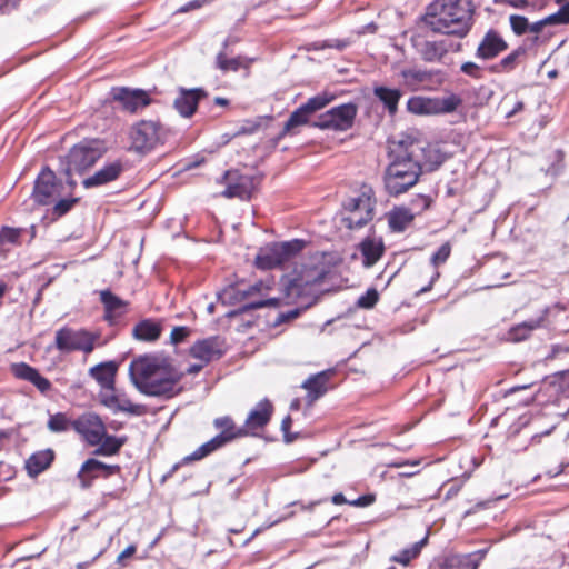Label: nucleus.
I'll use <instances>...</instances> for the list:
<instances>
[{"instance_id": "49", "label": "nucleus", "mask_w": 569, "mask_h": 569, "mask_svg": "<svg viewBox=\"0 0 569 569\" xmlns=\"http://www.w3.org/2000/svg\"><path fill=\"white\" fill-rule=\"evenodd\" d=\"M256 287H249L247 290L236 289L234 287H230L226 289L222 293H218V299L222 300L223 303H232L233 300L244 299Z\"/></svg>"}, {"instance_id": "36", "label": "nucleus", "mask_w": 569, "mask_h": 569, "mask_svg": "<svg viewBox=\"0 0 569 569\" xmlns=\"http://www.w3.org/2000/svg\"><path fill=\"white\" fill-rule=\"evenodd\" d=\"M126 442V436L117 437L106 432L101 442L96 446L97 448L94 449L93 455L104 457L117 455Z\"/></svg>"}, {"instance_id": "39", "label": "nucleus", "mask_w": 569, "mask_h": 569, "mask_svg": "<svg viewBox=\"0 0 569 569\" xmlns=\"http://www.w3.org/2000/svg\"><path fill=\"white\" fill-rule=\"evenodd\" d=\"M375 96L385 104L389 113H396L401 92L398 89H391L383 86L375 87Z\"/></svg>"}, {"instance_id": "14", "label": "nucleus", "mask_w": 569, "mask_h": 569, "mask_svg": "<svg viewBox=\"0 0 569 569\" xmlns=\"http://www.w3.org/2000/svg\"><path fill=\"white\" fill-rule=\"evenodd\" d=\"M410 142L420 148V154L416 158L421 164L422 172L436 170L449 156L441 143H427L413 138H410Z\"/></svg>"}, {"instance_id": "64", "label": "nucleus", "mask_w": 569, "mask_h": 569, "mask_svg": "<svg viewBox=\"0 0 569 569\" xmlns=\"http://www.w3.org/2000/svg\"><path fill=\"white\" fill-rule=\"evenodd\" d=\"M461 71L471 77H479V67L473 62H466L461 66Z\"/></svg>"}, {"instance_id": "55", "label": "nucleus", "mask_w": 569, "mask_h": 569, "mask_svg": "<svg viewBox=\"0 0 569 569\" xmlns=\"http://www.w3.org/2000/svg\"><path fill=\"white\" fill-rule=\"evenodd\" d=\"M532 417L533 416L531 412H527L520 416L518 420L510 426L509 435L511 437L519 435L523 429H526L530 425Z\"/></svg>"}, {"instance_id": "57", "label": "nucleus", "mask_w": 569, "mask_h": 569, "mask_svg": "<svg viewBox=\"0 0 569 569\" xmlns=\"http://www.w3.org/2000/svg\"><path fill=\"white\" fill-rule=\"evenodd\" d=\"M371 217L372 216H360L359 219L355 220L352 216H345L342 222L348 229H360L369 223Z\"/></svg>"}, {"instance_id": "52", "label": "nucleus", "mask_w": 569, "mask_h": 569, "mask_svg": "<svg viewBox=\"0 0 569 569\" xmlns=\"http://www.w3.org/2000/svg\"><path fill=\"white\" fill-rule=\"evenodd\" d=\"M451 253V246L449 242L442 243L438 250L431 256L430 262L433 267L445 263Z\"/></svg>"}, {"instance_id": "27", "label": "nucleus", "mask_w": 569, "mask_h": 569, "mask_svg": "<svg viewBox=\"0 0 569 569\" xmlns=\"http://www.w3.org/2000/svg\"><path fill=\"white\" fill-rule=\"evenodd\" d=\"M117 370L116 361H106L90 368L89 375L99 383L102 391H106L114 389Z\"/></svg>"}, {"instance_id": "19", "label": "nucleus", "mask_w": 569, "mask_h": 569, "mask_svg": "<svg viewBox=\"0 0 569 569\" xmlns=\"http://www.w3.org/2000/svg\"><path fill=\"white\" fill-rule=\"evenodd\" d=\"M101 405L112 412H127L133 416L142 415V406L132 403L127 397L116 393V388L99 393Z\"/></svg>"}, {"instance_id": "13", "label": "nucleus", "mask_w": 569, "mask_h": 569, "mask_svg": "<svg viewBox=\"0 0 569 569\" xmlns=\"http://www.w3.org/2000/svg\"><path fill=\"white\" fill-rule=\"evenodd\" d=\"M224 180L227 188L222 194L227 198L249 199L258 184V180L248 174H240L238 171L226 172Z\"/></svg>"}, {"instance_id": "60", "label": "nucleus", "mask_w": 569, "mask_h": 569, "mask_svg": "<svg viewBox=\"0 0 569 569\" xmlns=\"http://www.w3.org/2000/svg\"><path fill=\"white\" fill-rule=\"evenodd\" d=\"M301 313V309L300 308H295V309H291L287 312H280L276 320H274V325L278 326V325H281L283 322H287L289 320H292V319H296L300 316Z\"/></svg>"}, {"instance_id": "15", "label": "nucleus", "mask_w": 569, "mask_h": 569, "mask_svg": "<svg viewBox=\"0 0 569 569\" xmlns=\"http://www.w3.org/2000/svg\"><path fill=\"white\" fill-rule=\"evenodd\" d=\"M111 94L114 101L129 112H136L150 103L148 93L140 89L114 88Z\"/></svg>"}, {"instance_id": "8", "label": "nucleus", "mask_w": 569, "mask_h": 569, "mask_svg": "<svg viewBox=\"0 0 569 569\" xmlns=\"http://www.w3.org/2000/svg\"><path fill=\"white\" fill-rule=\"evenodd\" d=\"M357 112L356 104L345 103L320 114L313 126L322 130L346 131L352 127Z\"/></svg>"}, {"instance_id": "2", "label": "nucleus", "mask_w": 569, "mask_h": 569, "mask_svg": "<svg viewBox=\"0 0 569 569\" xmlns=\"http://www.w3.org/2000/svg\"><path fill=\"white\" fill-rule=\"evenodd\" d=\"M418 144L410 142V137L393 138L388 141L389 166L385 174V186L389 193L400 194L413 187L422 173L417 160L420 154Z\"/></svg>"}, {"instance_id": "38", "label": "nucleus", "mask_w": 569, "mask_h": 569, "mask_svg": "<svg viewBox=\"0 0 569 569\" xmlns=\"http://www.w3.org/2000/svg\"><path fill=\"white\" fill-rule=\"evenodd\" d=\"M462 100L456 94H449L441 98H430L431 114H445L453 112Z\"/></svg>"}, {"instance_id": "45", "label": "nucleus", "mask_w": 569, "mask_h": 569, "mask_svg": "<svg viewBox=\"0 0 569 569\" xmlns=\"http://www.w3.org/2000/svg\"><path fill=\"white\" fill-rule=\"evenodd\" d=\"M311 113L303 107H299L297 110H295L288 121L284 124V132H291V130L298 126H302L307 123L308 118Z\"/></svg>"}, {"instance_id": "7", "label": "nucleus", "mask_w": 569, "mask_h": 569, "mask_svg": "<svg viewBox=\"0 0 569 569\" xmlns=\"http://www.w3.org/2000/svg\"><path fill=\"white\" fill-rule=\"evenodd\" d=\"M132 148L137 152L146 153L163 142L164 130L159 122L142 120L130 131Z\"/></svg>"}, {"instance_id": "17", "label": "nucleus", "mask_w": 569, "mask_h": 569, "mask_svg": "<svg viewBox=\"0 0 569 569\" xmlns=\"http://www.w3.org/2000/svg\"><path fill=\"white\" fill-rule=\"evenodd\" d=\"M489 552V548L469 553H453L445 558L441 569H478Z\"/></svg>"}, {"instance_id": "29", "label": "nucleus", "mask_w": 569, "mask_h": 569, "mask_svg": "<svg viewBox=\"0 0 569 569\" xmlns=\"http://www.w3.org/2000/svg\"><path fill=\"white\" fill-rule=\"evenodd\" d=\"M506 49L505 40L496 31L490 30L478 46L477 57L485 60L492 59Z\"/></svg>"}, {"instance_id": "51", "label": "nucleus", "mask_w": 569, "mask_h": 569, "mask_svg": "<svg viewBox=\"0 0 569 569\" xmlns=\"http://www.w3.org/2000/svg\"><path fill=\"white\" fill-rule=\"evenodd\" d=\"M509 20H510L511 29L516 34H523L529 29L533 30V27L530 28L528 19L523 16L511 14Z\"/></svg>"}, {"instance_id": "30", "label": "nucleus", "mask_w": 569, "mask_h": 569, "mask_svg": "<svg viewBox=\"0 0 569 569\" xmlns=\"http://www.w3.org/2000/svg\"><path fill=\"white\" fill-rule=\"evenodd\" d=\"M162 326L159 321L146 318L136 323L132 337L139 341L153 342L160 338Z\"/></svg>"}, {"instance_id": "4", "label": "nucleus", "mask_w": 569, "mask_h": 569, "mask_svg": "<svg viewBox=\"0 0 569 569\" xmlns=\"http://www.w3.org/2000/svg\"><path fill=\"white\" fill-rule=\"evenodd\" d=\"M64 189L66 187L57 181L54 173L50 169H43L34 182L32 199L41 206L53 204L58 213H66L71 210L77 199L64 198Z\"/></svg>"}, {"instance_id": "50", "label": "nucleus", "mask_w": 569, "mask_h": 569, "mask_svg": "<svg viewBox=\"0 0 569 569\" xmlns=\"http://www.w3.org/2000/svg\"><path fill=\"white\" fill-rule=\"evenodd\" d=\"M379 300V293L377 289L369 288L363 295L357 300V306L362 309H371Z\"/></svg>"}, {"instance_id": "21", "label": "nucleus", "mask_w": 569, "mask_h": 569, "mask_svg": "<svg viewBox=\"0 0 569 569\" xmlns=\"http://www.w3.org/2000/svg\"><path fill=\"white\" fill-rule=\"evenodd\" d=\"M100 301L104 307V320L110 325H114L128 311L129 302L109 289L100 291Z\"/></svg>"}, {"instance_id": "25", "label": "nucleus", "mask_w": 569, "mask_h": 569, "mask_svg": "<svg viewBox=\"0 0 569 569\" xmlns=\"http://www.w3.org/2000/svg\"><path fill=\"white\" fill-rule=\"evenodd\" d=\"M36 237V226L31 223L29 227H8L2 226L0 229V252L4 251L6 246H18L23 241L30 242Z\"/></svg>"}, {"instance_id": "5", "label": "nucleus", "mask_w": 569, "mask_h": 569, "mask_svg": "<svg viewBox=\"0 0 569 569\" xmlns=\"http://www.w3.org/2000/svg\"><path fill=\"white\" fill-rule=\"evenodd\" d=\"M98 338L97 333L86 329H73L63 326L56 331L53 346L61 353H71L73 351L90 353L93 351Z\"/></svg>"}, {"instance_id": "3", "label": "nucleus", "mask_w": 569, "mask_h": 569, "mask_svg": "<svg viewBox=\"0 0 569 569\" xmlns=\"http://www.w3.org/2000/svg\"><path fill=\"white\" fill-rule=\"evenodd\" d=\"M472 10L468 0H436L428 7L426 24L435 32L465 37Z\"/></svg>"}, {"instance_id": "56", "label": "nucleus", "mask_w": 569, "mask_h": 569, "mask_svg": "<svg viewBox=\"0 0 569 569\" xmlns=\"http://www.w3.org/2000/svg\"><path fill=\"white\" fill-rule=\"evenodd\" d=\"M212 452H213V450L211 449L209 441H207V442L202 443L200 447H198L192 453L184 457L183 461L201 460Z\"/></svg>"}, {"instance_id": "48", "label": "nucleus", "mask_w": 569, "mask_h": 569, "mask_svg": "<svg viewBox=\"0 0 569 569\" xmlns=\"http://www.w3.org/2000/svg\"><path fill=\"white\" fill-rule=\"evenodd\" d=\"M408 110L416 114H431L430 98L415 97L408 100Z\"/></svg>"}, {"instance_id": "28", "label": "nucleus", "mask_w": 569, "mask_h": 569, "mask_svg": "<svg viewBox=\"0 0 569 569\" xmlns=\"http://www.w3.org/2000/svg\"><path fill=\"white\" fill-rule=\"evenodd\" d=\"M54 458L56 453L50 448L33 452L24 462L27 473L32 478L39 476L52 465Z\"/></svg>"}, {"instance_id": "58", "label": "nucleus", "mask_w": 569, "mask_h": 569, "mask_svg": "<svg viewBox=\"0 0 569 569\" xmlns=\"http://www.w3.org/2000/svg\"><path fill=\"white\" fill-rule=\"evenodd\" d=\"M190 333L191 329L186 326L174 327L170 335V342L172 345H179L183 342Z\"/></svg>"}, {"instance_id": "59", "label": "nucleus", "mask_w": 569, "mask_h": 569, "mask_svg": "<svg viewBox=\"0 0 569 569\" xmlns=\"http://www.w3.org/2000/svg\"><path fill=\"white\" fill-rule=\"evenodd\" d=\"M523 54V50L517 49L511 52L509 56L501 60V67L506 70L512 69L518 61V59Z\"/></svg>"}, {"instance_id": "43", "label": "nucleus", "mask_w": 569, "mask_h": 569, "mask_svg": "<svg viewBox=\"0 0 569 569\" xmlns=\"http://www.w3.org/2000/svg\"><path fill=\"white\" fill-rule=\"evenodd\" d=\"M533 330V325L531 321H525L522 323L516 325L509 329L507 332L506 339L511 342H519L530 337Z\"/></svg>"}, {"instance_id": "42", "label": "nucleus", "mask_w": 569, "mask_h": 569, "mask_svg": "<svg viewBox=\"0 0 569 569\" xmlns=\"http://www.w3.org/2000/svg\"><path fill=\"white\" fill-rule=\"evenodd\" d=\"M280 299L279 298H269V299H261L256 300L246 305L240 306L238 309L231 310L227 313L228 317H237L240 315H243L250 310H256L264 307H277L279 306Z\"/></svg>"}, {"instance_id": "16", "label": "nucleus", "mask_w": 569, "mask_h": 569, "mask_svg": "<svg viewBox=\"0 0 569 569\" xmlns=\"http://www.w3.org/2000/svg\"><path fill=\"white\" fill-rule=\"evenodd\" d=\"M326 274L325 266L305 268L301 274L291 279L287 284L286 289L288 290V295H301L307 288L321 283Z\"/></svg>"}, {"instance_id": "31", "label": "nucleus", "mask_w": 569, "mask_h": 569, "mask_svg": "<svg viewBox=\"0 0 569 569\" xmlns=\"http://www.w3.org/2000/svg\"><path fill=\"white\" fill-rule=\"evenodd\" d=\"M121 172V166L117 162L109 163L102 169L97 171L94 174L84 178L82 184L84 188H94L103 186L108 182L116 180Z\"/></svg>"}, {"instance_id": "26", "label": "nucleus", "mask_w": 569, "mask_h": 569, "mask_svg": "<svg viewBox=\"0 0 569 569\" xmlns=\"http://www.w3.org/2000/svg\"><path fill=\"white\" fill-rule=\"evenodd\" d=\"M385 243L382 238L366 237L359 243V251L362 256V264L370 268L376 264L385 253Z\"/></svg>"}, {"instance_id": "1", "label": "nucleus", "mask_w": 569, "mask_h": 569, "mask_svg": "<svg viewBox=\"0 0 569 569\" xmlns=\"http://www.w3.org/2000/svg\"><path fill=\"white\" fill-rule=\"evenodd\" d=\"M133 386L148 397L171 399L180 391L181 375L164 360L144 355L133 359L129 366Z\"/></svg>"}, {"instance_id": "34", "label": "nucleus", "mask_w": 569, "mask_h": 569, "mask_svg": "<svg viewBox=\"0 0 569 569\" xmlns=\"http://www.w3.org/2000/svg\"><path fill=\"white\" fill-rule=\"evenodd\" d=\"M327 381H328L327 373L320 372V373L310 376L308 379H306L302 382L301 387L308 391L307 399H308L309 403L318 400L320 397H322L326 393Z\"/></svg>"}, {"instance_id": "24", "label": "nucleus", "mask_w": 569, "mask_h": 569, "mask_svg": "<svg viewBox=\"0 0 569 569\" xmlns=\"http://www.w3.org/2000/svg\"><path fill=\"white\" fill-rule=\"evenodd\" d=\"M273 408L268 399L259 401L249 412L242 428L248 430V435H256V430L266 427L271 418Z\"/></svg>"}, {"instance_id": "44", "label": "nucleus", "mask_w": 569, "mask_h": 569, "mask_svg": "<svg viewBox=\"0 0 569 569\" xmlns=\"http://www.w3.org/2000/svg\"><path fill=\"white\" fill-rule=\"evenodd\" d=\"M427 538L413 543L411 547L401 550L398 555L392 556L391 560L407 566L421 551V547L426 543Z\"/></svg>"}, {"instance_id": "23", "label": "nucleus", "mask_w": 569, "mask_h": 569, "mask_svg": "<svg viewBox=\"0 0 569 569\" xmlns=\"http://www.w3.org/2000/svg\"><path fill=\"white\" fill-rule=\"evenodd\" d=\"M190 355L203 363L221 358L223 351L220 349V338L214 336L196 341L190 348Z\"/></svg>"}, {"instance_id": "37", "label": "nucleus", "mask_w": 569, "mask_h": 569, "mask_svg": "<svg viewBox=\"0 0 569 569\" xmlns=\"http://www.w3.org/2000/svg\"><path fill=\"white\" fill-rule=\"evenodd\" d=\"M213 426L216 429L220 430L219 433L228 437L231 441L248 436V430L242 428V426L237 427L232 418L229 416L216 418L213 420Z\"/></svg>"}, {"instance_id": "9", "label": "nucleus", "mask_w": 569, "mask_h": 569, "mask_svg": "<svg viewBox=\"0 0 569 569\" xmlns=\"http://www.w3.org/2000/svg\"><path fill=\"white\" fill-rule=\"evenodd\" d=\"M411 44L420 57L427 62L441 61L449 51H457L460 44L448 38L440 40H428L421 34L411 37Z\"/></svg>"}, {"instance_id": "46", "label": "nucleus", "mask_w": 569, "mask_h": 569, "mask_svg": "<svg viewBox=\"0 0 569 569\" xmlns=\"http://www.w3.org/2000/svg\"><path fill=\"white\" fill-rule=\"evenodd\" d=\"M71 420L68 419L66 413L57 412L51 415L48 420V428L52 432H64L71 427Z\"/></svg>"}, {"instance_id": "54", "label": "nucleus", "mask_w": 569, "mask_h": 569, "mask_svg": "<svg viewBox=\"0 0 569 569\" xmlns=\"http://www.w3.org/2000/svg\"><path fill=\"white\" fill-rule=\"evenodd\" d=\"M416 216H389V227L392 231L401 232Z\"/></svg>"}, {"instance_id": "41", "label": "nucleus", "mask_w": 569, "mask_h": 569, "mask_svg": "<svg viewBox=\"0 0 569 569\" xmlns=\"http://www.w3.org/2000/svg\"><path fill=\"white\" fill-rule=\"evenodd\" d=\"M284 262L296 257L306 246L305 240L292 239L289 241L274 242Z\"/></svg>"}, {"instance_id": "12", "label": "nucleus", "mask_w": 569, "mask_h": 569, "mask_svg": "<svg viewBox=\"0 0 569 569\" xmlns=\"http://www.w3.org/2000/svg\"><path fill=\"white\" fill-rule=\"evenodd\" d=\"M119 465H107L98 459L89 458L82 465L77 473V478L83 489L91 487L94 479L99 477L108 478L120 473Z\"/></svg>"}, {"instance_id": "22", "label": "nucleus", "mask_w": 569, "mask_h": 569, "mask_svg": "<svg viewBox=\"0 0 569 569\" xmlns=\"http://www.w3.org/2000/svg\"><path fill=\"white\" fill-rule=\"evenodd\" d=\"M11 371L16 378L32 383L41 393L48 392L52 387L49 379L42 376L37 368L26 362L13 363Z\"/></svg>"}, {"instance_id": "61", "label": "nucleus", "mask_w": 569, "mask_h": 569, "mask_svg": "<svg viewBox=\"0 0 569 569\" xmlns=\"http://www.w3.org/2000/svg\"><path fill=\"white\" fill-rule=\"evenodd\" d=\"M291 425H292V419L290 416H286L281 421V430L283 432V439L288 443L292 442L297 438V435L289 433V429H290Z\"/></svg>"}, {"instance_id": "53", "label": "nucleus", "mask_w": 569, "mask_h": 569, "mask_svg": "<svg viewBox=\"0 0 569 569\" xmlns=\"http://www.w3.org/2000/svg\"><path fill=\"white\" fill-rule=\"evenodd\" d=\"M217 67L222 71H237L240 67L239 58H228L223 52L217 56Z\"/></svg>"}, {"instance_id": "63", "label": "nucleus", "mask_w": 569, "mask_h": 569, "mask_svg": "<svg viewBox=\"0 0 569 569\" xmlns=\"http://www.w3.org/2000/svg\"><path fill=\"white\" fill-rule=\"evenodd\" d=\"M373 502H375L373 495H362V496H359L357 499L351 500L349 502V505L353 506V507L363 508V507H368V506L372 505Z\"/></svg>"}, {"instance_id": "62", "label": "nucleus", "mask_w": 569, "mask_h": 569, "mask_svg": "<svg viewBox=\"0 0 569 569\" xmlns=\"http://www.w3.org/2000/svg\"><path fill=\"white\" fill-rule=\"evenodd\" d=\"M208 441H209L213 452L223 448L226 445L231 442V440L228 439V437L222 436L221 433L216 435L213 438H211Z\"/></svg>"}, {"instance_id": "40", "label": "nucleus", "mask_w": 569, "mask_h": 569, "mask_svg": "<svg viewBox=\"0 0 569 569\" xmlns=\"http://www.w3.org/2000/svg\"><path fill=\"white\" fill-rule=\"evenodd\" d=\"M541 159L540 171L545 172L546 176H550L551 179L559 173L563 160V153L556 149L551 150L546 157Z\"/></svg>"}, {"instance_id": "35", "label": "nucleus", "mask_w": 569, "mask_h": 569, "mask_svg": "<svg viewBox=\"0 0 569 569\" xmlns=\"http://www.w3.org/2000/svg\"><path fill=\"white\" fill-rule=\"evenodd\" d=\"M556 2L560 4V9L539 21H536V34L546 26L569 24V0H556Z\"/></svg>"}, {"instance_id": "6", "label": "nucleus", "mask_w": 569, "mask_h": 569, "mask_svg": "<svg viewBox=\"0 0 569 569\" xmlns=\"http://www.w3.org/2000/svg\"><path fill=\"white\" fill-rule=\"evenodd\" d=\"M100 141H87L74 146L67 157L66 173L71 178L73 172H82L93 166L103 154Z\"/></svg>"}, {"instance_id": "32", "label": "nucleus", "mask_w": 569, "mask_h": 569, "mask_svg": "<svg viewBox=\"0 0 569 569\" xmlns=\"http://www.w3.org/2000/svg\"><path fill=\"white\" fill-rule=\"evenodd\" d=\"M256 267L260 270H271L286 263L276 243L261 248L256 257Z\"/></svg>"}, {"instance_id": "18", "label": "nucleus", "mask_w": 569, "mask_h": 569, "mask_svg": "<svg viewBox=\"0 0 569 569\" xmlns=\"http://www.w3.org/2000/svg\"><path fill=\"white\" fill-rule=\"evenodd\" d=\"M342 207L346 211L350 212L372 213L376 210V200L372 189L368 186H362L342 201Z\"/></svg>"}, {"instance_id": "47", "label": "nucleus", "mask_w": 569, "mask_h": 569, "mask_svg": "<svg viewBox=\"0 0 569 569\" xmlns=\"http://www.w3.org/2000/svg\"><path fill=\"white\" fill-rule=\"evenodd\" d=\"M333 96L328 92H322L310 98L305 104H302L310 113H313L333 100Z\"/></svg>"}, {"instance_id": "11", "label": "nucleus", "mask_w": 569, "mask_h": 569, "mask_svg": "<svg viewBox=\"0 0 569 569\" xmlns=\"http://www.w3.org/2000/svg\"><path fill=\"white\" fill-rule=\"evenodd\" d=\"M400 84L409 91H418L430 88L435 82L441 81L440 71L425 70L419 68L401 69L399 74Z\"/></svg>"}, {"instance_id": "33", "label": "nucleus", "mask_w": 569, "mask_h": 569, "mask_svg": "<svg viewBox=\"0 0 569 569\" xmlns=\"http://www.w3.org/2000/svg\"><path fill=\"white\" fill-rule=\"evenodd\" d=\"M202 96L199 89L182 90L180 96L174 100V108L182 117H190L197 109L198 101Z\"/></svg>"}, {"instance_id": "20", "label": "nucleus", "mask_w": 569, "mask_h": 569, "mask_svg": "<svg viewBox=\"0 0 569 569\" xmlns=\"http://www.w3.org/2000/svg\"><path fill=\"white\" fill-rule=\"evenodd\" d=\"M540 326H546L557 333L569 332V313L558 305L547 308L536 321V328Z\"/></svg>"}, {"instance_id": "10", "label": "nucleus", "mask_w": 569, "mask_h": 569, "mask_svg": "<svg viewBox=\"0 0 569 569\" xmlns=\"http://www.w3.org/2000/svg\"><path fill=\"white\" fill-rule=\"evenodd\" d=\"M71 428L81 436L89 446H97L106 436V425L99 415L87 411L72 420Z\"/></svg>"}]
</instances>
